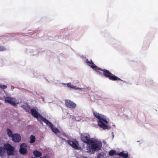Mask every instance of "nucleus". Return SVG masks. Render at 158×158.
Masks as SVG:
<instances>
[{
    "label": "nucleus",
    "mask_w": 158,
    "mask_h": 158,
    "mask_svg": "<svg viewBox=\"0 0 158 158\" xmlns=\"http://www.w3.org/2000/svg\"><path fill=\"white\" fill-rule=\"evenodd\" d=\"M102 147V143L97 139L91 138V142L89 144L88 152L90 154L94 153L95 151L99 150Z\"/></svg>",
    "instance_id": "nucleus-1"
},
{
    "label": "nucleus",
    "mask_w": 158,
    "mask_h": 158,
    "mask_svg": "<svg viewBox=\"0 0 158 158\" xmlns=\"http://www.w3.org/2000/svg\"><path fill=\"white\" fill-rule=\"evenodd\" d=\"M93 114L94 116L98 119V125L104 130L108 129L109 127L106 125L109 122V119L106 117L101 114L94 111Z\"/></svg>",
    "instance_id": "nucleus-2"
},
{
    "label": "nucleus",
    "mask_w": 158,
    "mask_h": 158,
    "mask_svg": "<svg viewBox=\"0 0 158 158\" xmlns=\"http://www.w3.org/2000/svg\"><path fill=\"white\" fill-rule=\"evenodd\" d=\"M85 62L87 65L90 66L92 69H94L97 72L100 73V71H102L103 72V74L104 75L107 77L109 78L111 74V73L109 71L107 70H102L101 69L98 67L91 60H89L88 59H86Z\"/></svg>",
    "instance_id": "nucleus-3"
},
{
    "label": "nucleus",
    "mask_w": 158,
    "mask_h": 158,
    "mask_svg": "<svg viewBox=\"0 0 158 158\" xmlns=\"http://www.w3.org/2000/svg\"><path fill=\"white\" fill-rule=\"evenodd\" d=\"M31 112L32 115L34 117L37 118L40 121H42L44 123L47 120L46 118L42 117L35 109H32L31 110Z\"/></svg>",
    "instance_id": "nucleus-4"
},
{
    "label": "nucleus",
    "mask_w": 158,
    "mask_h": 158,
    "mask_svg": "<svg viewBox=\"0 0 158 158\" xmlns=\"http://www.w3.org/2000/svg\"><path fill=\"white\" fill-rule=\"evenodd\" d=\"M5 102L6 103H9L13 106H15L19 103V102L15 98L11 97H7L5 98Z\"/></svg>",
    "instance_id": "nucleus-5"
},
{
    "label": "nucleus",
    "mask_w": 158,
    "mask_h": 158,
    "mask_svg": "<svg viewBox=\"0 0 158 158\" xmlns=\"http://www.w3.org/2000/svg\"><path fill=\"white\" fill-rule=\"evenodd\" d=\"M46 125L49 126L51 128L52 131L56 134L59 137V135H58V133L60 132L59 130L56 127H55L52 123L48 120H47L44 122Z\"/></svg>",
    "instance_id": "nucleus-6"
},
{
    "label": "nucleus",
    "mask_w": 158,
    "mask_h": 158,
    "mask_svg": "<svg viewBox=\"0 0 158 158\" xmlns=\"http://www.w3.org/2000/svg\"><path fill=\"white\" fill-rule=\"evenodd\" d=\"M63 85H66V84L63 83L62 84ZM67 86L70 88L75 90H79L81 92H86V89L85 88H80L77 86L74 85L73 84L71 83H69L67 84Z\"/></svg>",
    "instance_id": "nucleus-7"
},
{
    "label": "nucleus",
    "mask_w": 158,
    "mask_h": 158,
    "mask_svg": "<svg viewBox=\"0 0 158 158\" xmlns=\"http://www.w3.org/2000/svg\"><path fill=\"white\" fill-rule=\"evenodd\" d=\"M82 140L84 143H88L91 142V138H90L89 135L87 133H84L81 135Z\"/></svg>",
    "instance_id": "nucleus-8"
},
{
    "label": "nucleus",
    "mask_w": 158,
    "mask_h": 158,
    "mask_svg": "<svg viewBox=\"0 0 158 158\" xmlns=\"http://www.w3.org/2000/svg\"><path fill=\"white\" fill-rule=\"evenodd\" d=\"M4 147L5 150H6L8 155H11L13 154L14 151V148L10 144L8 143L5 144Z\"/></svg>",
    "instance_id": "nucleus-9"
},
{
    "label": "nucleus",
    "mask_w": 158,
    "mask_h": 158,
    "mask_svg": "<svg viewBox=\"0 0 158 158\" xmlns=\"http://www.w3.org/2000/svg\"><path fill=\"white\" fill-rule=\"evenodd\" d=\"M68 143L74 148L77 149L78 148V141L76 139L66 140Z\"/></svg>",
    "instance_id": "nucleus-10"
},
{
    "label": "nucleus",
    "mask_w": 158,
    "mask_h": 158,
    "mask_svg": "<svg viewBox=\"0 0 158 158\" xmlns=\"http://www.w3.org/2000/svg\"><path fill=\"white\" fill-rule=\"evenodd\" d=\"M27 146L26 144L25 143L22 144L20 147L19 152L20 153L22 154H25L27 152Z\"/></svg>",
    "instance_id": "nucleus-11"
},
{
    "label": "nucleus",
    "mask_w": 158,
    "mask_h": 158,
    "mask_svg": "<svg viewBox=\"0 0 158 158\" xmlns=\"http://www.w3.org/2000/svg\"><path fill=\"white\" fill-rule=\"evenodd\" d=\"M65 104L68 107L74 109L76 106V104L73 102L69 100H66Z\"/></svg>",
    "instance_id": "nucleus-12"
},
{
    "label": "nucleus",
    "mask_w": 158,
    "mask_h": 158,
    "mask_svg": "<svg viewBox=\"0 0 158 158\" xmlns=\"http://www.w3.org/2000/svg\"><path fill=\"white\" fill-rule=\"evenodd\" d=\"M12 138L13 141L15 142H18L21 140V136L19 135L18 134H13Z\"/></svg>",
    "instance_id": "nucleus-13"
},
{
    "label": "nucleus",
    "mask_w": 158,
    "mask_h": 158,
    "mask_svg": "<svg viewBox=\"0 0 158 158\" xmlns=\"http://www.w3.org/2000/svg\"><path fill=\"white\" fill-rule=\"evenodd\" d=\"M27 52L32 54L33 55H35L38 54V52L36 49H29L27 50Z\"/></svg>",
    "instance_id": "nucleus-14"
},
{
    "label": "nucleus",
    "mask_w": 158,
    "mask_h": 158,
    "mask_svg": "<svg viewBox=\"0 0 158 158\" xmlns=\"http://www.w3.org/2000/svg\"><path fill=\"white\" fill-rule=\"evenodd\" d=\"M118 155L123 157L127 158L128 156V154L127 151H123L119 153Z\"/></svg>",
    "instance_id": "nucleus-15"
},
{
    "label": "nucleus",
    "mask_w": 158,
    "mask_h": 158,
    "mask_svg": "<svg viewBox=\"0 0 158 158\" xmlns=\"http://www.w3.org/2000/svg\"><path fill=\"white\" fill-rule=\"evenodd\" d=\"M109 79L110 80L112 81L121 80L120 78L114 75L112 73L109 77Z\"/></svg>",
    "instance_id": "nucleus-16"
},
{
    "label": "nucleus",
    "mask_w": 158,
    "mask_h": 158,
    "mask_svg": "<svg viewBox=\"0 0 158 158\" xmlns=\"http://www.w3.org/2000/svg\"><path fill=\"white\" fill-rule=\"evenodd\" d=\"M33 154L35 156L38 157L41 156L42 154L41 152L37 150L34 151L33 152Z\"/></svg>",
    "instance_id": "nucleus-17"
},
{
    "label": "nucleus",
    "mask_w": 158,
    "mask_h": 158,
    "mask_svg": "<svg viewBox=\"0 0 158 158\" xmlns=\"http://www.w3.org/2000/svg\"><path fill=\"white\" fill-rule=\"evenodd\" d=\"M6 152L5 149V148L0 147V156L2 157L3 156Z\"/></svg>",
    "instance_id": "nucleus-18"
},
{
    "label": "nucleus",
    "mask_w": 158,
    "mask_h": 158,
    "mask_svg": "<svg viewBox=\"0 0 158 158\" xmlns=\"http://www.w3.org/2000/svg\"><path fill=\"white\" fill-rule=\"evenodd\" d=\"M6 131L8 136L12 138L13 136V135L10 129L8 128L6 129Z\"/></svg>",
    "instance_id": "nucleus-19"
},
{
    "label": "nucleus",
    "mask_w": 158,
    "mask_h": 158,
    "mask_svg": "<svg viewBox=\"0 0 158 158\" xmlns=\"http://www.w3.org/2000/svg\"><path fill=\"white\" fill-rule=\"evenodd\" d=\"M30 143H34L35 141V136L31 135L30 137Z\"/></svg>",
    "instance_id": "nucleus-20"
},
{
    "label": "nucleus",
    "mask_w": 158,
    "mask_h": 158,
    "mask_svg": "<svg viewBox=\"0 0 158 158\" xmlns=\"http://www.w3.org/2000/svg\"><path fill=\"white\" fill-rule=\"evenodd\" d=\"M116 152V151L115 150H112L109 151V154L110 156H113L115 154Z\"/></svg>",
    "instance_id": "nucleus-21"
},
{
    "label": "nucleus",
    "mask_w": 158,
    "mask_h": 158,
    "mask_svg": "<svg viewBox=\"0 0 158 158\" xmlns=\"http://www.w3.org/2000/svg\"><path fill=\"white\" fill-rule=\"evenodd\" d=\"M6 48L3 46H0V52L6 50Z\"/></svg>",
    "instance_id": "nucleus-22"
},
{
    "label": "nucleus",
    "mask_w": 158,
    "mask_h": 158,
    "mask_svg": "<svg viewBox=\"0 0 158 158\" xmlns=\"http://www.w3.org/2000/svg\"><path fill=\"white\" fill-rule=\"evenodd\" d=\"M0 88L2 89H6L7 88V86L6 85H0Z\"/></svg>",
    "instance_id": "nucleus-23"
},
{
    "label": "nucleus",
    "mask_w": 158,
    "mask_h": 158,
    "mask_svg": "<svg viewBox=\"0 0 158 158\" xmlns=\"http://www.w3.org/2000/svg\"><path fill=\"white\" fill-rule=\"evenodd\" d=\"M27 106V105H23L22 106V107L23 108H24L25 109V110L27 112L28 111V110H27V109H26V108H25Z\"/></svg>",
    "instance_id": "nucleus-24"
},
{
    "label": "nucleus",
    "mask_w": 158,
    "mask_h": 158,
    "mask_svg": "<svg viewBox=\"0 0 158 158\" xmlns=\"http://www.w3.org/2000/svg\"><path fill=\"white\" fill-rule=\"evenodd\" d=\"M5 37H4V36H3L2 37H0V39H2V42H4V41L3 40V39H4V38H5Z\"/></svg>",
    "instance_id": "nucleus-25"
},
{
    "label": "nucleus",
    "mask_w": 158,
    "mask_h": 158,
    "mask_svg": "<svg viewBox=\"0 0 158 158\" xmlns=\"http://www.w3.org/2000/svg\"><path fill=\"white\" fill-rule=\"evenodd\" d=\"M124 118L125 119H128L129 118V117L127 115H125Z\"/></svg>",
    "instance_id": "nucleus-26"
},
{
    "label": "nucleus",
    "mask_w": 158,
    "mask_h": 158,
    "mask_svg": "<svg viewBox=\"0 0 158 158\" xmlns=\"http://www.w3.org/2000/svg\"><path fill=\"white\" fill-rule=\"evenodd\" d=\"M43 158H48V157L46 156H44Z\"/></svg>",
    "instance_id": "nucleus-27"
},
{
    "label": "nucleus",
    "mask_w": 158,
    "mask_h": 158,
    "mask_svg": "<svg viewBox=\"0 0 158 158\" xmlns=\"http://www.w3.org/2000/svg\"><path fill=\"white\" fill-rule=\"evenodd\" d=\"M97 158H100V156H99V155H98L97 156Z\"/></svg>",
    "instance_id": "nucleus-28"
},
{
    "label": "nucleus",
    "mask_w": 158,
    "mask_h": 158,
    "mask_svg": "<svg viewBox=\"0 0 158 158\" xmlns=\"http://www.w3.org/2000/svg\"><path fill=\"white\" fill-rule=\"evenodd\" d=\"M36 73H33V74H34V76H36Z\"/></svg>",
    "instance_id": "nucleus-29"
},
{
    "label": "nucleus",
    "mask_w": 158,
    "mask_h": 158,
    "mask_svg": "<svg viewBox=\"0 0 158 158\" xmlns=\"http://www.w3.org/2000/svg\"><path fill=\"white\" fill-rule=\"evenodd\" d=\"M112 135L113 137H114V135L113 134V132H112Z\"/></svg>",
    "instance_id": "nucleus-30"
}]
</instances>
